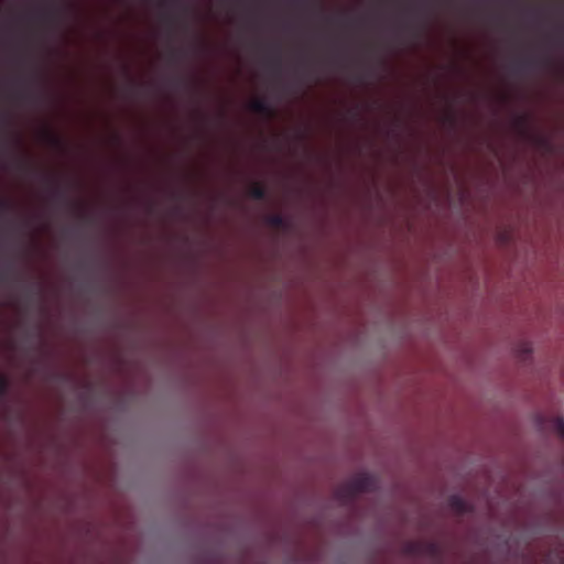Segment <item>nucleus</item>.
I'll list each match as a JSON object with an SVG mask.
<instances>
[{"label":"nucleus","instance_id":"obj_3","mask_svg":"<svg viewBox=\"0 0 564 564\" xmlns=\"http://www.w3.org/2000/svg\"><path fill=\"white\" fill-rule=\"evenodd\" d=\"M535 64L533 55H525L517 58L512 64V70L517 75H521L532 69Z\"/></svg>","mask_w":564,"mask_h":564},{"label":"nucleus","instance_id":"obj_1","mask_svg":"<svg viewBox=\"0 0 564 564\" xmlns=\"http://www.w3.org/2000/svg\"><path fill=\"white\" fill-rule=\"evenodd\" d=\"M375 489V478L368 474H359L338 488L337 497L344 502H348L354 500L359 494L371 492Z\"/></svg>","mask_w":564,"mask_h":564},{"label":"nucleus","instance_id":"obj_11","mask_svg":"<svg viewBox=\"0 0 564 564\" xmlns=\"http://www.w3.org/2000/svg\"><path fill=\"white\" fill-rule=\"evenodd\" d=\"M21 99L29 101V102H35L39 100V96L35 95L32 91L25 90L20 94Z\"/></svg>","mask_w":564,"mask_h":564},{"label":"nucleus","instance_id":"obj_18","mask_svg":"<svg viewBox=\"0 0 564 564\" xmlns=\"http://www.w3.org/2000/svg\"><path fill=\"white\" fill-rule=\"evenodd\" d=\"M177 56H178V52L173 51V52H172V57H173V58H175V57H177Z\"/></svg>","mask_w":564,"mask_h":564},{"label":"nucleus","instance_id":"obj_14","mask_svg":"<svg viewBox=\"0 0 564 564\" xmlns=\"http://www.w3.org/2000/svg\"><path fill=\"white\" fill-rule=\"evenodd\" d=\"M556 427H557L558 434L561 436H564V419L563 417H557Z\"/></svg>","mask_w":564,"mask_h":564},{"label":"nucleus","instance_id":"obj_10","mask_svg":"<svg viewBox=\"0 0 564 564\" xmlns=\"http://www.w3.org/2000/svg\"><path fill=\"white\" fill-rule=\"evenodd\" d=\"M10 389V381L7 376L0 375V394L6 395Z\"/></svg>","mask_w":564,"mask_h":564},{"label":"nucleus","instance_id":"obj_7","mask_svg":"<svg viewBox=\"0 0 564 564\" xmlns=\"http://www.w3.org/2000/svg\"><path fill=\"white\" fill-rule=\"evenodd\" d=\"M265 223L273 228H284L286 226L285 218L278 213L267 215Z\"/></svg>","mask_w":564,"mask_h":564},{"label":"nucleus","instance_id":"obj_13","mask_svg":"<svg viewBox=\"0 0 564 564\" xmlns=\"http://www.w3.org/2000/svg\"><path fill=\"white\" fill-rule=\"evenodd\" d=\"M47 138H48V141L51 144H53L54 147H61L62 145V140L59 137L53 134V133H47Z\"/></svg>","mask_w":564,"mask_h":564},{"label":"nucleus","instance_id":"obj_6","mask_svg":"<svg viewBox=\"0 0 564 564\" xmlns=\"http://www.w3.org/2000/svg\"><path fill=\"white\" fill-rule=\"evenodd\" d=\"M448 502L451 508L458 513H465L469 510V505L459 496H452Z\"/></svg>","mask_w":564,"mask_h":564},{"label":"nucleus","instance_id":"obj_19","mask_svg":"<svg viewBox=\"0 0 564 564\" xmlns=\"http://www.w3.org/2000/svg\"><path fill=\"white\" fill-rule=\"evenodd\" d=\"M416 546H417L416 544H412L411 549L414 550V549H416Z\"/></svg>","mask_w":564,"mask_h":564},{"label":"nucleus","instance_id":"obj_15","mask_svg":"<svg viewBox=\"0 0 564 564\" xmlns=\"http://www.w3.org/2000/svg\"><path fill=\"white\" fill-rule=\"evenodd\" d=\"M564 26H562L561 22H558V25H557V41L558 43H561V40H562V36L564 34Z\"/></svg>","mask_w":564,"mask_h":564},{"label":"nucleus","instance_id":"obj_17","mask_svg":"<svg viewBox=\"0 0 564 564\" xmlns=\"http://www.w3.org/2000/svg\"><path fill=\"white\" fill-rule=\"evenodd\" d=\"M2 208L9 209L10 208V204L8 202H3L2 203Z\"/></svg>","mask_w":564,"mask_h":564},{"label":"nucleus","instance_id":"obj_16","mask_svg":"<svg viewBox=\"0 0 564 564\" xmlns=\"http://www.w3.org/2000/svg\"><path fill=\"white\" fill-rule=\"evenodd\" d=\"M7 280V274L0 271V282H4Z\"/></svg>","mask_w":564,"mask_h":564},{"label":"nucleus","instance_id":"obj_12","mask_svg":"<svg viewBox=\"0 0 564 564\" xmlns=\"http://www.w3.org/2000/svg\"><path fill=\"white\" fill-rule=\"evenodd\" d=\"M269 66L271 67V69L275 73H280L281 72V57L280 56H274L273 58H271L269 61Z\"/></svg>","mask_w":564,"mask_h":564},{"label":"nucleus","instance_id":"obj_4","mask_svg":"<svg viewBox=\"0 0 564 564\" xmlns=\"http://www.w3.org/2000/svg\"><path fill=\"white\" fill-rule=\"evenodd\" d=\"M249 109L256 113L271 117L273 116V108L270 102L264 98H256L250 101Z\"/></svg>","mask_w":564,"mask_h":564},{"label":"nucleus","instance_id":"obj_8","mask_svg":"<svg viewBox=\"0 0 564 564\" xmlns=\"http://www.w3.org/2000/svg\"><path fill=\"white\" fill-rule=\"evenodd\" d=\"M51 198L56 202L70 204L69 199L67 198L66 192L62 189L56 183L52 188Z\"/></svg>","mask_w":564,"mask_h":564},{"label":"nucleus","instance_id":"obj_5","mask_svg":"<svg viewBox=\"0 0 564 564\" xmlns=\"http://www.w3.org/2000/svg\"><path fill=\"white\" fill-rule=\"evenodd\" d=\"M248 195L256 200H264L267 198V189L261 183H253L248 189Z\"/></svg>","mask_w":564,"mask_h":564},{"label":"nucleus","instance_id":"obj_9","mask_svg":"<svg viewBox=\"0 0 564 564\" xmlns=\"http://www.w3.org/2000/svg\"><path fill=\"white\" fill-rule=\"evenodd\" d=\"M61 14H62V9L55 4H53L45 13V15L51 19V20H54V21H57L59 20L61 18Z\"/></svg>","mask_w":564,"mask_h":564},{"label":"nucleus","instance_id":"obj_2","mask_svg":"<svg viewBox=\"0 0 564 564\" xmlns=\"http://www.w3.org/2000/svg\"><path fill=\"white\" fill-rule=\"evenodd\" d=\"M513 128L521 138L529 139L531 137L530 116L527 113L517 115L513 119Z\"/></svg>","mask_w":564,"mask_h":564}]
</instances>
